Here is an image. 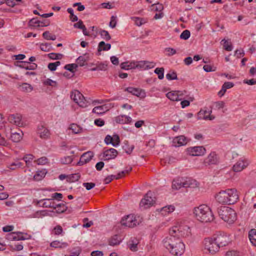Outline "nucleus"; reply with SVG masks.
<instances>
[{
    "instance_id": "nucleus-8",
    "label": "nucleus",
    "mask_w": 256,
    "mask_h": 256,
    "mask_svg": "<svg viewBox=\"0 0 256 256\" xmlns=\"http://www.w3.org/2000/svg\"><path fill=\"white\" fill-rule=\"evenodd\" d=\"M120 223L122 226L128 228H133L138 224L136 216L133 214H129L122 218Z\"/></svg>"
},
{
    "instance_id": "nucleus-23",
    "label": "nucleus",
    "mask_w": 256,
    "mask_h": 256,
    "mask_svg": "<svg viewBox=\"0 0 256 256\" xmlns=\"http://www.w3.org/2000/svg\"><path fill=\"white\" fill-rule=\"evenodd\" d=\"M225 190L220 191L216 196V200L220 204H228V200Z\"/></svg>"
},
{
    "instance_id": "nucleus-2",
    "label": "nucleus",
    "mask_w": 256,
    "mask_h": 256,
    "mask_svg": "<svg viewBox=\"0 0 256 256\" xmlns=\"http://www.w3.org/2000/svg\"><path fill=\"white\" fill-rule=\"evenodd\" d=\"M218 212L220 218L228 223L232 224L236 220V212L228 206H220L218 209Z\"/></svg>"
},
{
    "instance_id": "nucleus-60",
    "label": "nucleus",
    "mask_w": 256,
    "mask_h": 256,
    "mask_svg": "<svg viewBox=\"0 0 256 256\" xmlns=\"http://www.w3.org/2000/svg\"><path fill=\"white\" fill-rule=\"evenodd\" d=\"M44 84L46 86H50L56 87L57 86V82L56 81L52 80L50 78L46 79L44 82Z\"/></svg>"
},
{
    "instance_id": "nucleus-38",
    "label": "nucleus",
    "mask_w": 256,
    "mask_h": 256,
    "mask_svg": "<svg viewBox=\"0 0 256 256\" xmlns=\"http://www.w3.org/2000/svg\"><path fill=\"white\" fill-rule=\"evenodd\" d=\"M22 166L23 164L22 162L17 160L10 164H8L6 167L11 170H15L18 168L22 167Z\"/></svg>"
},
{
    "instance_id": "nucleus-3",
    "label": "nucleus",
    "mask_w": 256,
    "mask_h": 256,
    "mask_svg": "<svg viewBox=\"0 0 256 256\" xmlns=\"http://www.w3.org/2000/svg\"><path fill=\"white\" fill-rule=\"evenodd\" d=\"M170 232L172 234H176L178 238H188L191 236L190 228L184 224H179L172 226L170 229Z\"/></svg>"
},
{
    "instance_id": "nucleus-49",
    "label": "nucleus",
    "mask_w": 256,
    "mask_h": 256,
    "mask_svg": "<svg viewBox=\"0 0 256 256\" xmlns=\"http://www.w3.org/2000/svg\"><path fill=\"white\" fill-rule=\"evenodd\" d=\"M73 160V158L72 156H66L60 158V162L64 164H70Z\"/></svg>"
},
{
    "instance_id": "nucleus-61",
    "label": "nucleus",
    "mask_w": 256,
    "mask_h": 256,
    "mask_svg": "<svg viewBox=\"0 0 256 256\" xmlns=\"http://www.w3.org/2000/svg\"><path fill=\"white\" fill-rule=\"evenodd\" d=\"M107 65L104 64H100L96 66V68H92V70H105L106 69Z\"/></svg>"
},
{
    "instance_id": "nucleus-55",
    "label": "nucleus",
    "mask_w": 256,
    "mask_h": 256,
    "mask_svg": "<svg viewBox=\"0 0 256 256\" xmlns=\"http://www.w3.org/2000/svg\"><path fill=\"white\" fill-rule=\"evenodd\" d=\"M60 64V62L57 61L55 62H51L48 64V68L51 71H54L56 69V67Z\"/></svg>"
},
{
    "instance_id": "nucleus-51",
    "label": "nucleus",
    "mask_w": 256,
    "mask_h": 256,
    "mask_svg": "<svg viewBox=\"0 0 256 256\" xmlns=\"http://www.w3.org/2000/svg\"><path fill=\"white\" fill-rule=\"evenodd\" d=\"M34 156L32 154H26L22 159L25 161L27 166H30L32 160L34 159Z\"/></svg>"
},
{
    "instance_id": "nucleus-10",
    "label": "nucleus",
    "mask_w": 256,
    "mask_h": 256,
    "mask_svg": "<svg viewBox=\"0 0 256 256\" xmlns=\"http://www.w3.org/2000/svg\"><path fill=\"white\" fill-rule=\"evenodd\" d=\"M218 163L219 158L215 152H211L204 161V164L206 166L211 165H216Z\"/></svg>"
},
{
    "instance_id": "nucleus-22",
    "label": "nucleus",
    "mask_w": 256,
    "mask_h": 256,
    "mask_svg": "<svg viewBox=\"0 0 256 256\" xmlns=\"http://www.w3.org/2000/svg\"><path fill=\"white\" fill-rule=\"evenodd\" d=\"M248 164L246 161L240 160L233 166L232 170L235 172H240L245 168Z\"/></svg>"
},
{
    "instance_id": "nucleus-25",
    "label": "nucleus",
    "mask_w": 256,
    "mask_h": 256,
    "mask_svg": "<svg viewBox=\"0 0 256 256\" xmlns=\"http://www.w3.org/2000/svg\"><path fill=\"white\" fill-rule=\"evenodd\" d=\"M183 188H196L198 186L196 181L191 178H182Z\"/></svg>"
},
{
    "instance_id": "nucleus-45",
    "label": "nucleus",
    "mask_w": 256,
    "mask_h": 256,
    "mask_svg": "<svg viewBox=\"0 0 256 256\" xmlns=\"http://www.w3.org/2000/svg\"><path fill=\"white\" fill-rule=\"evenodd\" d=\"M40 48L44 52H50L52 50V46L50 43H42L40 44Z\"/></svg>"
},
{
    "instance_id": "nucleus-48",
    "label": "nucleus",
    "mask_w": 256,
    "mask_h": 256,
    "mask_svg": "<svg viewBox=\"0 0 256 256\" xmlns=\"http://www.w3.org/2000/svg\"><path fill=\"white\" fill-rule=\"evenodd\" d=\"M43 38L47 40H54L56 39V36L54 34H52L48 31H46L42 34Z\"/></svg>"
},
{
    "instance_id": "nucleus-40",
    "label": "nucleus",
    "mask_w": 256,
    "mask_h": 256,
    "mask_svg": "<svg viewBox=\"0 0 256 256\" xmlns=\"http://www.w3.org/2000/svg\"><path fill=\"white\" fill-rule=\"evenodd\" d=\"M106 111V107L104 106H96L92 110V112L98 114H104Z\"/></svg>"
},
{
    "instance_id": "nucleus-33",
    "label": "nucleus",
    "mask_w": 256,
    "mask_h": 256,
    "mask_svg": "<svg viewBox=\"0 0 256 256\" xmlns=\"http://www.w3.org/2000/svg\"><path fill=\"white\" fill-rule=\"evenodd\" d=\"M174 209L175 208L174 206L168 205L162 208L160 211L162 214L166 215L174 212Z\"/></svg>"
},
{
    "instance_id": "nucleus-36",
    "label": "nucleus",
    "mask_w": 256,
    "mask_h": 256,
    "mask_svg": "<svg viewBox=\"0 0 256 256\" xmlns=\"http://www.w3.org/2000/svg\"><path fill=\"white\" fill-rule=\"evenodd\" d=\"M248 236L252 244L256 246V230L252 229L249 232Z\"/></svg>"
},
{
    "instance_id": "nucleus-15",
    "label": "nucleus",
    "mask_w": 256,
    "mask_h": 256,
    "mask_svg": "<svg viewBox=\"0 0 256 256\" xmlns=\"http://www.w3.org/2000/svg\"><path fill=\"white\" fill-rule=\"evenodd\" d=\"M136 68L140 70H146L152 68L156 66V64L152 62L142 60L136 62Z\"/></svg>"
},
{
    "instance_id": "nucleus-19",
    "label": "nucleus",
    "mask_w": 256,
    "mask_h": 256,
    "mask_svg": "<svg viewBox=\"0 0 256 256\" xmlns=\"http://www.w3.org/2000/svg\"><path fill=\"white\" fill-rule=\"evenodd\" d=\"M211 112L212 110L207 111L206 110H201L198 114V118L199 120H212L214 119L215 117L214 116L210 115Z\"/></svg>"
},
{
    "instance_id": "nucleus-42",
    "label": "nucleus",
    "mask_w": 256,
    "mask_h": 256,
    "mask_svg": "<svg viewBox=\"0 0 256 256\" xmlns=\"http://www.w3.org/2000/svg\"><path fill=\"white\" fill-rule=\"evenodd\" d=\"M40 20H38V18H34L30 20L28 25L30 27L34 28L39 27Z\"/></svg>"
},
{
    "instance_id": "nucleus-12",
    "label": "nucleus",
    "mask_w": 256,
    "mask_h": 256,
    "mask_svg": "<svg viewBox=\"0 0 256 256\" xmlns=\"http://www.w3.org/2000/svg\"><path fill=\"white\" fill-rule=\"evenodd\" d=\"M229 201L228 204H235L238 200V194L237 190L234 188L228 189L225 190Z\"/></svg>"
},
{
    "instance_id": "nucleus-20",
    "label": "nucleus",
    "mask_w": 256,
    "mask_h": 256,
    "mask_svg": "<svg viewBox=\"0 0 256 256\" xmlns=\"http://www.w3.org/2000/svg\"><path fill=\"white\" fill-rule=\"evenodd\" d=\"M188 142V139L184 136H176L174 138L172 141L174 146L176 147L185 145Z\"/></svg>"
},
{
    "instance_id": "nucleus-27",
    "label": "nucleus",
    "mask_w": 256,
    "mask_h": 256,
    "mask_svg": "<svg viewBox=\"0 0 256 256\" xmlns=\"http://www.w3.org/2000/svg\"><path fill=\"white\" fill-rule=\"evenodd\" d=\"M139 243L138 240L135 238H132L128 242L129 248L132 252L138 250V244Z\"/></svg>"
},
{
    "instance_id": "nucleus-44",
    "label": "nucleus",
    "mask_w": 256,
    "mask_h": 256,
    "mask_svg": "<svg viewBox=\"0 0 256 256\" xmlns=\"http://www.w3.org/2000/svg\"><path fill=\"white\" fill-rule=\"evenodd\" d=\"M20 90L24 92H30L32 90L33 88L32 86L27 83H23L22 85L20 86Z\"/></svg>"
},
{
    "instance_id": "nucleus-62",
    "label": "nucleus",
    "mask_w": 256,
    "mask_h": 256,
    "mask_svg": "<svg viewBox=\"0 0 256 256\" xmlns=\"http://www.w3.org/2000/svg\"><path fill=\"white\" fill-rule=\"evenodd\" d=\"M15 240H24L28 238L24 236V234L21 232H16Z\"/></svg>"
},
{
    "instance_id": "nucleus-43",
    "label": "nucleus",
    "mask_w": 256,
    "mask_h": 256,
    "mask_svg": "<svg viewBox=\"0 0 256 256\" xmlns=\"http://www.w3.org/2000/svg\"><path fill=\"white\" fill-rule=\"evenodd\" d=\"M54 209L56 210V212L58 214L62 213L66 211L67 207L64 204H56V208Z\"/></svg>"
},
{
    "instance_id": "nucleus-4",
    "label": "nucleus",
    "mask_w": 256,
    "mask_h": 256,
    "mask_svg": "<svg viewBox=\"0 0 256 256\" xmlns=\"http://www.w3.org/2000/svg\"><path fill=\"white\" fill-rule=\"evenodd\" d=\"M162 242L164 246L168 250L170 249V248H172L174 245L176 244H180V246H178L180 250L182 248L181 244V240L176 234H172L170 232L169 236L165 238Z\"/></svg>"
},
{
    "instance_id": "nucleus-30",
    "label": "nucleus",
    "mask_w": 256,
    "mask_h": 256,
    "mask_svg": "<svg viewBox=\"0 0 256 256\" xmlns=\"http://www.w3.org/2000/svg\"><path fill=\"white\" fill-rule=\"evenodd\" d=\"M44 202L42 204L43 207L53 208H56V204L53 198H46L44 199Z\"/></svg>"
},
{
    "instance_id": "nucleus-31",
    "label": "nucleus",
    "mask_w": 256,
    "mask_h": 256,
    "mask_svg": "<svg viewBox=\"0 0 256 256\" xmlns=\"http://www.w3.org/2000/svg\"><path fill=\"white\" fill-rule=\"evenodd\" d=\"M110 44H106L104 42L102 41L98 44V52H100L102 50L106 51L110 50Z\"/></svg>"
},
{
    "instance_id": "nucleus-37",
    "label": "nucleus",
    "mask_w": 256,
    "mask_h": 256,
    "mask_svg": "<svg viewBox=\"0 0 256 256\" xmlns=\"http://www.w3.org/2000/svg\"><path fill=\"white\" fill-rule=\"evenodd\" d=\"M80 178V173H76L67 176V181L70 182H74L78 181Z\"/></svg>"
},
{
    "instance_id": "nucleus-13",
    "label": "nucleus",
    "mask_w": 256,
    "mask_h": 256,
    "mask_svg": "<svg viewBox=\"0 0 256 256\" xmlns=\"http://www.w3.org/2000/svg\"><path fill=\"white\" fill-rule=\"evenodd\" d=\"M187 152L191 156H200L204 155L206 150L202 146H198L188 148Z\"/></svg>"
},
{
    "instance_id": "nucleus-46",
    "label": "nucleus",
    "mask_w": 256,
    "mask_h": 256,
    "mask_svg": "<svg viewBox=\"0 0 256 256\" xmlns=\"http://www.w3.org/2000/svg\"><path fill=\"white\" fill-rule=\"evenodd\" d=\"M102 38L106 41H108L110 40L111 36L108 32L104 30H100L99 32Z\"/></svg>"
},
{
    "instance_id": "nucleus-56",
    "label": "nucleus",
    "mask_w": 256,
    "mask_h": 256,
    "mask_svg": "<svg viewBox=\"0 0 256 256\" xmlns=\"http://www.w3.org/2000/svg\"><path fill=\"white\" fill-rule=\"evenodd\" d=\"M67 11L70 14V19L72 22H74L78 20V18L74 14L72 8H68Z\"/></svg>"
},
{
    "instance_id": "nucleus-57",
    "label": "nucleus",
    "mask_w": 256,
    "mask_h": 256,
    "mask_svg": "<svg viewBox=\"0 0 256 256\" xmlns=\"http://www.w3.org/2000/svg\"><path fill=\"white\" fill-rule=\"evenodd\" d=\"M132 18L134 21L135 24L138 26H140L146 22L144 18L138 17H133Z\"/></svg>"
},
{
    "instance_id": "nucleus-59",
    "label": "nucleus",
    "mask_w": 256,
    "mask_h": 256,
    "mask_svg": "<svg viewBox=\"0 0 256 256\" xmlns=\"http://www.w3.org/2000/svg\"><path fill=\"white\" fill-rule=\"evenodd\" d=\"M224 41V49L227 51H232V46L230 42H229L226 40H223Z\"/></svg>"
},
{
    "instance_id": "nucleus-64",
    "label": "nucleus",
    "mask_w": 256,
    "mask_h": 256,
    "mask_svg": "<svg viewBox=\"0 0 256 256\" xmlns=\"http://www.w3.org/2000/svg\"><path fill=\"white\" fill-rule=\"evenodd\" d=\"M54 234L56 235H59L62 232V228L60 225H57L54 228Z\"/></svg>"
},
{
    "instance_id": "nucleus-35",
    "label": "nucleus",
    "mask_w": 256,
    "mask_h": 256,
    "mask_svg": "<svg viewBox=\"0 0 256 256\" xmlns=\"http://www.w3.org/2000/svg\"><path fill=\"white\" fill-rule=\"evenodd\" d=\"M126 91L132 94L134 96H139L141 94L142 90L140 88H134L132 87H128L126 88Z\"/></svg>"
},
{
    "instance_id": "nucleus-11",
    "label": "nucleus",
    "mask_w": 256,
    "mask_h": 256,
    "mask_svg": "<svg viewBox=\"0 0 256 256\" xmlns=\"http://www.w3.org/2000/svg\"><path fill=\"white\" fill-rule=\"evenodd\" d=\"M152 192L149 191L145 195L144 198H142L140 203V208H143L144 209L147 208L152 206L154 202L153 198L150 196Z\"/></svg>"
},
{
    "instance_id": "nucleus-53",
    "label": "nucleus",
    "mask_w": 256,
    "mask_h": 256,
    "mask_svg": "<svg viewBox=\"0 0 256 256\" xmlns=\"http://www.w3.org/2000/svg\"><path fill=\"white\" fill-rule=\"evenodd\" d=\"M78 68V64H66L64 68V69L69 70L70 72L74 73V69H76Z\"/></svg>"
},
{
    "instance_id": "nucleus-58",
    "label": "nucleus",
    "mask_w": 256,
    "mask_h": 256,
    "mask_svg": "<svg viewBox=\"0 0 256 256\" xmlns=\"http://www.w3.org/2000/svg\"><path fill=\"white\" fill-rule=\"evenodd\" d=\"M190 32L188 30H186L183 31L180 35V38L184 40H186L190 38Z\"/></svg>"
},
{
    "instance_id": "nucleus-50",
    "label": "nucleus",
    "mask_w": 256,
    "mask_h": 256,
    "mask_svg": "<svg viewBox=\"0 0 256 256\" xmlns=\"http://www.w3.org/2000/svg\"><path fill=\"white\" fill-rule=\"evenodd\" d=\"M70 129L74 134H78L82 130L81 128L79 126L75 124H70Z\"/></svg>"
},
{
    "instance_id": "nucleus-26",
    "label": "nucleus",
    "mask_w": 256,
    "mask_h": 256,
    "mask_svg": "<svg viewBox=\"0 0 256 256\" xmlns=\"http://www.w3.org/2000/svg\"><path fill=\"white\" fill-rule=\"evenodd\" d=\"M116 138V142H114V138L110 135H107L104 138V142L106 144H112L114 146H116L120 143V138L118 135H114Z\"/></svg>"
},
{
    "instance_id": "nucleus-21",
    "label": "nucleus",
    "mask_w": 256,
    "mask_h": 256,
    "mask_svg": "<svg viewBox=\"0 0 256 256\" xmlns=\"http://www.w3.org/2000/svg\"><path fill=\"white\" fill-rule=\"evenodd\" d=\"M181 244L182 245V248L181 250H180V249L178 248V246H180L179 244H176V245H174V246L172 248H170V249H168V250L170 251V252L174 256H181L184 252L185 250V246L184 244L182 242L181 240Z\"/></svg>"
},
{
    "instance_id": "nucleus-32",
    "label": "nucleus",
    "mask_w": 256,
    "mask_h": 256,
    "mask_svg": "<svg viewBox=\"0 0 256 256\" xmlns=\"http://www.w3.org/2000/svg\"><path fill=\"white\" fill-rule=\"evenodd\" d=\"M88 60V58L86 54L80 56L76 59V64L78 66H82L86 64V62Z\"/></svg>"
},
{
    "instance_id": "nucleus-24",
    "label": "nucleus",
    "mask_w": 256,
    "mask_h": 256,
    "mask_svg": "<svg viewBox=\"0 0 256 256\" xmlns=\"http://www.w3.org/2000/svg\"><path fill=\"white\" fill-rule=\"evenodd\" d=\"M114 120L117 124H130L132 122V118L130 116L122 114L115 117Z\"/></svg>"
},
{
    "instance_id": "nucleus-6",
    "label": "nucleus",
    "mask_w": 256,
    "mask_h": 256,
    "mask_svg": "<svg viewBox=\"0 0 256 256\" xmlns=\"http://www.w3.org/2000/svg\"><path fill=\"white\" fill-rule=\"evenodd\" d=\"M204 248L208 251L211 254H214L218 252L220 248L217 244L214 236L212 238H204Z\"/></svg>"
},
{
    "instance_id": "nucleus-5",
    "label": "nucleus",
    "mask_w": 256,
    "mask_h": 256,
    "mask_svg": "<svg viewBox=\"0 0 256 256\" xmlns=\"http://www.w3.org/2000/svg\"><path fill=\"white\" fill-rule=\"evenodd\" d=\"M213 236L220 248L228 245L231 242L229 235L224 232H218Z\"/></svg>"
},
{
    "instance_id": "nucleus-54",
    "label": "nucleus",
    "mask_w": 256,
    "mask_h": 256,
    "mask_svg": "<svg viewBox=\"0 0 256 256\" xmlns=\"http://www.w3.org/2000/svg\"><path fill=\"white\" fill-rule=\"evenodd\" d=\"M166 78L168 80H175L178 79L177 74L174 72H170L166 74Z\"/></svg>"
},
{
    "instance_id": "nucleus-41",
    "label": "nucleus",
    "mask_w": 256,
    "mask_h": 256,
    "mask_svg": "<svg viewBox=\"0 0 256 256\" xmlns=\"http://www.w3.org/2000/svg\"><path fill=\"white\" fill-rule=\"evenodd\" d=\"M121 240L118 238V235H114L109 240V244L112 246L118 245L120 244Z\"/></svg>"
},
{
    "instance_id": "nucleus-29",
    "label": "nucleus",
    "mask_w": 256,
    "mask_h": 256,
    "mask_svg": "<svg viewBox=\"0 0 256 256\" xmlns=\"http://www.w3.org/2000/svg\"><path fill=\"white\" fill-rule=\"evenodd\" d=\"M46 173L47 171L46 169L38 170L36 174L34 175V180L36 181H40L45 176Z\"/></svg>"
},
{
    "instance_id": "nucleus-9",
    "label": "nucleus",
    "mask_w": 256,
    "mask_h": 256,
    "mask_svg": "<svg viewBox=\"0 0 256 256\" xmlns=\"http://www.w3.org/2000/svg\"><path fill=\"white\" fill-rule=\"evenodd\" d=\"M186 93V90L170 91L166 94V96L172 101H180L184 98L183 96Z\"/></svg>"
},
{
    "instance_id": "nucleus-14",
    "label": "nucleus",
    "mask_w": 256,
    "mask_h": 256,
    "mask_svg": "<svg viewBox=\"0 0 256 256\" xmlns=\"http://www.w3.org/2000/svg\"><path fill=\"white\" fill-rule=\"evenodd\" d=\"M37 134L39 136L44 140H46L50 138V132L44 125L40 124L37 129Z\"/></svg>"
},
{
    "instance_id": "nucleus-17",
    "label": "nucleus",
    "mask_w": 256,
    "mask_h": 256,
    "mask_svg": "<svg viewBox=\"0 0 256 256\" xmlns=\"http://www.w3.org/2000/svg\"><path fill=\"white\" fill-rule=\"evenodd\" d=\"M8 121L18 126H22L23 122L22 120V116L20 114H11L8 118Z\"/></svg>"
},
{
    "instance_id": "nucleus-63",
    "label": "nucleus",
    "mask_w": 256,
    "mask_h": 256,
    "mask_svg": "<svg viewBox=\"0 0 256 256\" xmlns=\"http://www.w3.org/2000/svg\"><path fill=\"white\" fill-rule=\"evenodd\" d=\"M152 6L155 9L156 11L158 12H162L164 9V6L162 4L160 3H157L155 4H152Z\"/></svg>"
},
{
    "instance_id": "nucleus-18",
    "label": "nucleus",
    "mask_w": 256,
    "mask_h": 256,
    "mask_svg": "<svg viewBox=\"0 0 256 256\" xmlns=\"http://www.w3.org/2000/svg\"><path fill=\"white\" fill-rule=\"evenodd\" d=\"M94 156V154L90 151L87 152L82 155L80 161L78 162L79 166H82L88 162Z\"/></svg>"
},
{
    "instance_id": "nucleus-47",
    "label": "nucleus",
    "mask_w": 256,
    "mask_h": 256,
    "mask_svg": "<svg viewBox=\"0 0 256 256\" xmlns=\"http://www.w3.org/2000/svg\"><path fill=\"white\" fill-rule=\"evenodd\" d=\"M164 68H157L154 70V72L158 75V78L160 80H162L164 77Z\"/></svg>"
},
{
    "instance_id": "nucleus-16",
    "label": "nucleus",
    "mask_w": 256,
    "mask_h": 256,
    "mask_svg": "<svg viewBox=\"0 0 256 256\" xmlns=\"http://www.w3.org/2000/svg\"><path fill=\"white\" fill-rule=\"evenodd\" d=\"M118 155L117 150L114 148H110V149L105 150L103 152V157L104 160H108L111 159H114Z\"/></svg>"
},
{
    "instance_id": "nucleus-7",
    "label": "nucleus",
    "mask_w": 256,
    "mask_h": 256,
    "mask_svg": "<svg viewBox=\"0 0 256 256\" xmlns=\"http://www.w3.org/2000/svg\"><path fill=\"white\" fill-rule=\"evenodd\" d=\"M70 97L76 103L82 108L86 107L90 103V102L87 100L84 96L78 90L72 91V92Z\"/></svg>"
},
{
    "instance_id": "nucleus-34",
    "label": "nucleus",
    "mask_w": 256,
    "mask_h": 256,
    "mask_svg": "<svg viewBox=\"0 0 256 256\" xmlns=\"http://www.w3.org/2000/svg\"><path fill=\"white\" fill-rule=\"evenodd\" d=\"M182 178L174 180L172 182V188L174 190H179L181 188H183Z\"/></svg>"
},
{
    "instance_id": "nucleus-28",
    "label": "nucleus",
    "mask_w": 256,
    "mask_h": 256,
    "mask_svg": "<svg viewBox=\"0 0 256 256\" xmlns=\"http://www.w3.org/2000/svg\"><path fill=\"white\" fill-rule=\"evenodd\" d=\"M19 131L20 132H12L10 139L12 142H18L22 140L23 134L22 131Z\"/></svg>"
},
{
    "instance_id": "nucleus-52",
    "label": "nucleus",
    "mask_w": 256,
    "mask_h": 256,
    "mask_svg": "<svg viewBox=\"0 0 256 256\" xmlns=\"http://www.w3.org/2000/svg\"><path fill=\"white\" fill-rule=\"evenodd\" d=\"M48 56L52 60H60L63 57V55L61 54L52 52L49 54Z\"/></svg>"
},
{
    "instance_id": "nucleus-39",
    "label": "nucleus",
    "mask_w": 256,
    "mask_h": 256,
    "mask_svg": "<svg viewBox=\"0 0 256 256\" xmlns=\"http://www.w3.org/2000/svg\"><path fill=\"white\" fill-rule=\"evenodd\" d=\"M50 246L54 248H63L66 247L68 244L66 242H60L58 240H54L50 243Z\"/></svg>"
},
{
    "instance_id": "nucleus-1",
    "label": "nucleus",
    "mask_w": 256,
    "mask_h": 256,
    "mask_svg": "<svg viewBox=\"0 0 256 256\" xmlns=\"http://www.w3.org/2000/svg\"><path fill=\"white\" fill-rule=\"evenodd\" d=\"M194 214L196 220L202 222H210L214 220V215L211 210L205 204L194 208Z\"/></svg>"
}]
</instances>
